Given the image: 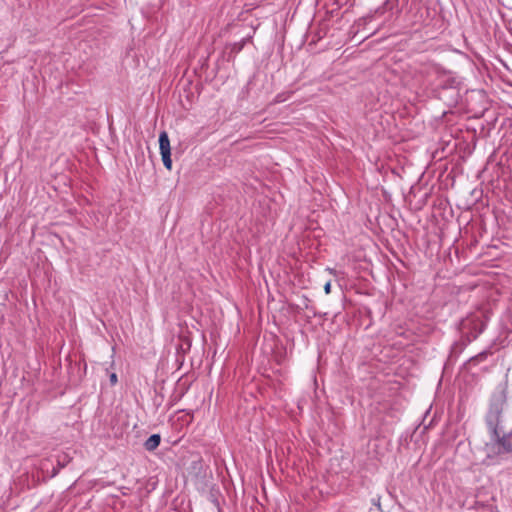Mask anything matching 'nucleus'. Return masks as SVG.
Instances as JSON below:
<instances>
[{
	"mask_svg": "<svg viewBox=\"0 0 512 512\" xmlns=\"http://www.w3.org/2000/svg\"><path fill=\"white\" fill-rule=\"evenodd\" d=\"M507 400L505 388L498 389L491 394L484 417L489 434H496L497 431L502 430L504 411L508 406Z\"/></svg>",
	"mask_w": 512,
	"mask_h": 512,
	"instance_id": "f257e3e1",
	"label": "nucleus"
},
{
	"mask_svg": "<svg viewBox=\"0 0 512 512\" xmlns=\"http://www.w3.org/2000/svg\"><path fill=\"white\" fill-rule=\"evenodd\" d=\"M440 99L447 101L448 105H456L460 99L459 90L452 85H442L439 89Z\"/></svg>",
	"mask_w": 512,
	"mask_h": 512,
	"instance_id": "f03ea898",
	"label": "nucleus"
},
{
	"mask_svg": "<svg viewBox=\"0 0 512 512\" xmlns=\"http://www.w3.org/2000/svg\"><path fill=\"white\" fill-rule=\"evenodd\" d=\"M490 439L499 446L498 453L505 452V453H511L512 452V442L510 441V438L506 437L505 435L501 434V430L497 431L496 434H489Z\"/></svg>",
	"mask_w": 512,
	"mask_h": 512,
	"instance_id": "7ed1b4c3",
	"label": "nucleus"
},
{
	"mask_svg": "<svg viewBox=\"0 0 512 512\" xmlns=\"http://www.w3.org/2000/svg\"><path fill=\"white\" fill-rule=\"evenodd\" d=\"M162 163L167 169L172 167L171 147L168 135L162 131Z\"/></svg>",
	"mask_w": 512,
	"mask_h": 512,
	"instance_id": "20e7f679",
	"label": "nucleus"
},
{
	"mask_svg": "<svg viewBox=\"0 0 512 512\" xmlns=\"http://www.w3.org/2000/svg\"><path fill=\"white\" fill-rule=\"evenodd\" d=\"M399 0H385L383 5L379 7L375 13L376 14H383L385 11H393L394 9L398 8Z\"/></svg>",
	"mask_w": 512,
	"mask_h": 512,
	"instance_id": "39448f33",
	"label": "nucleus"
},
{
	"mask_svg": "<svg viewBox=\"0 0 512 512\" xmlns=\"http://www.w3.org/2000/svg\"><path fill=\"white\" fill-rule=\"evenodd\" d=\"M160 444V434H153L145 441V448L148 451L156 449Z\"/></svg>",
	"mask_w": 512,
	"mask_h": 512,
	"instance_id": "423d86ee",
	"label": "nucleus"
},
{
	"mask_svg": "<svg viewBox=\"0 0 512 512\" xmlns=\"http://www.w3.org/2000/svg\"><path fill=\"white\" fill-rule=\"evenodd\" d=\"M486 358V353L485 352H482V353H479L477 356L475 357H472L470 359V361H478V360H483Z\"/></svg>",
	"mask_w": 512,
	"mask_h": 512,
	"instance_id": "0eeeda50",
	"label": "nucleus"
},
{
	"mask_svg": "<svg viewBox=\"0 0 512 512\" xmlns=\"http://www.w3.org/2000/svg\"><path fill=\"white\" fill-rule=\"evenodd\" d=\"M243 45H244V42H241V43H235L233 48H232V51L234 52H240L243 48Z\"/></svg>",
	"mask_w": 512,
	"mask_h": 512,
	"instance_id": "6e6552de",
	"label": "nucleus"
},
{
	"mask_svg": "<svg viewBox=\"0 0 512 512\" xmlns=\"http://www.w3.org/2000/svg\"><path fill=\"white\" fill-rule=\"evenodd\" d=\"M324 292L325 294H329L331 292V282L328 281L325 285H324Z\"/></svg>",
	"mask_w": 512,
	"mask_h": 512,
	"instance_id": "1a4fd4ad",
	"label": "nucleus"
},
{
	"mask_svg": "<svg viewBox=\"0 0 512 512\" xmlns=\"http://www.w3.org/2000/svg\"><path fill=\"white\" fill-rule=\"evenodd\" d=\"M110 382L112 385H115L117 383V375L115 373H112L110 375Z\"/></svg>",
	"mask_w": 512,
	"mask_h": 512,
	"instance_id": "9d476101",
	"label": "nucleus"
},
{
	"mask_svg": "<svg viewBox=\"0 0 512 512\" xmlns=\"http://www.w3.org/2000/svg\"><path fill=\"white\" fill-rule=\"evenodd\" d=\"M372 503H373V505L377 506L378 509H381L380 508V498L379 497L377 499L373 498L372 499Z\"/></svg>",
	"mask_w": 512,
	"mask_h": 512,
	"instance_id": "9b49d317",
	"label": "nucleus"
},
{
	"mask_svg": "<svg viewBox=\"0 0 512 512\" xmlns=\"http://www.w3.org/2000/svg\"><path fill=\"white\" fill-rule=\"evenodd\" d=\"M484 328H485V325L483 323H481L480 328H479L478 332L475 334L474 338H476L480 333H482Z\"/></svg>",
	"mask_w": 512,
	"mask_h": 512,
	"instance_id": "f8f14e48",
	"label": "nucleus"
},
{
	"mask_svg": "<svg viewBox=\"0 0 512 512\" xmlns=\"http://www.w3.org/2000/svg\"><path fill=\"white\" fill-rule=\"evenodd\" d=\"M503 435H505L506 437L511 439L512 438V429L507 433H503Z\"/></svg>",
	"mask_w": 512,
	"mask_h": 512,
	"instance_id": "ddd939ff",
	"label": "nucleus"
},
{
	"mask_svg": "<svg viewBox=\"0 0 512 512\" xmlns=\"http://www.w3.org/2000/svg\"><path fill=\"white\" fill-rule=\"evenodd\" d=\"M304 299H305V302H306V303H305V308H307V309H308V302H309V299H308L307 297H304Z\"/></svg>",
	"mask_w": 512,
	"mask_h": 512,
	"instance_id": "4468645a",
	"label": "nucleus"
}]
</instances>
